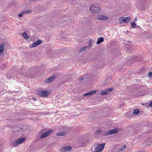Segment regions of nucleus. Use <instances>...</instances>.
<instances>
[{
	"mask_svg": "<svg viewBox=\"0 0 152 152\" xmlns=\"http://www.w3.org/2000/svg\"><path fill=\"white\" fill-rule=\"evenodd\" d=\"M90 10L92 13L98 14L101 11V8L98 4H94L90 6Z\"/></svg>",
	"mask_w": 152,
	"mask_h": 152,
	"instance_id": "f257e3e1",
	"label": "nucleus"
},
{
	"mask_svg": "<svg viewBox=\"0 0 152 152\" xmlns=\"http://www.w3.org/2000/svg\"><path fill=\"white\" fill-rule=\"evenodd\" d=\"M105 145V143H103L102 144H99L95 147L94 149L92 152H100L104 149Z\"/></svg>",
	"mask_w": 152,
	"mask_h": 152,
	"instance_id": "f03ea898",
	"label": "nucleus"
},
{
	"mask_svg": "<svg viewBox=\"0 0 152 152\" xmlns=\"http://www.w3.org/2000/svg\"><path fill=\"white\" fill-rule=\"evenodd\" d=\"M119 129L118 128H116L114 129L109 130L105 133H102L103 135H108L112 134H115L117 133L119 131Z\"/></svg>",
	"mask_w": 152,
	"mask_h": 152,
	"instance_id": "7ed1b4c3",
	"label": "nucleus"
},
{
	"mask_svg": "<svg viewBox=\"0 0 152 152\" xmlns=\"http://www.w3.org/2000/svg\"><path fill=\"white\" fill-rule=\"evenodd\" d=\"M131 20V18L129 17H121L119 18L120 23H127Z\"/></svg>",
	"mask_w": 152,
	"mask_h": 152,
	"instance_id": "20e7f679",
	"label": "nucleus"
},
{
	"mask_svg": "<svg viewBox=\"0 0 152 152\" xmlns=\"http://www.w3.org/2000/svg\"><path fill=\"white\" fill-rule=\"evenodd\" d=\"M26 140V139L24 137L18 139L13 142L12 146L13 147H16L18 145L25 141Z\"/></svg>",
	"mask_w": 152,
	"mask_h": 152,
	"instance_id": "39448f33",
	"label": "nucleus"
},
{
	"mask_svg": "<svg viewBox=\"0 0 152 152\" xmlns=\"http://www.w3.org/2000/svg\"><path fill=\"white\" fill-rule=\"evenodd\" d=\"M49 94V92L48 90L43 91L42 90L39 91L38 92V95L41 97H44L47 96Z\"/></svg>",
	"mask_w": 152,
	"mask_h": 152,
	"instance_id": "423d86ee",
	"label": "nucleus"
},
{
	"mask_svg": "<svg viewBox=\"0 0 152 152\" xmlns=\"http://www.w3.org/2000/svg\"><path fill=\"white\" fill-rule=\"evenodd\" d=\"M97 19L100 20H107L109 19L108 17L104 15H98L97 17Z\"/></svg>",
	"mask_w": 152,
	"mask_h": 152,
	"instance_id": "0eeeda50",
	"label": "nucleus"
},
{
	"mask_svg": "<svg viewBox=\"0 0 152 152\" xmlns=\"http://www.w3.org/2000/svg\"><path fill=\"white\" fill-rule=\"evenodd\" d=\"M53 132V131L51 130H49L44 133H43L42 134L41 136L40 137L41 138H42L44 137H47V136L49 135Z\"/></svg>",
	"mask_w": 152,
	"mask_h": 152,
	"instance_id": "6e6552de",
	"label": "nucleus"
},
{
	"mask_svg": "<svg viewBox=\"0 0 152 152\" xmlns=\"http://www.w3.org/2000/svg\"><path fill=\"white\" fill-rule=\"evenodd\" d=\"M72 148L70 146H66L62 148L61 149L62 152L66 151H70L71 150Z\"/></svg>",
	"mask_w": 152,
	"mask_h": 152,
	"instance_id": "1a4fd4ad",
	"label": "nucleus"
},
{
	"mask_svg": "<svg viewBox=\"0 0 152 152\" xmlns=\"http://www.w3.org/2000/svg\"><path fill=\"white\" fill-rule=\"evenodd\" d=\"M56 78V77L53 76L51 77H49L45 80V82L46 83H49L54 80Z\"/></svg>",
	"mask_w": 152,
	"mask_h": 152,
	"instance_id": "9d476101",
	"label": "nucleus"
},
{
	"mask_svg": "<svg viewBox=\"0 0 152 152\" xmlns=\"http://www.w3.org/2000/svg\"><path fill=\"white\" fill-rule=\"evenodd\" d=\"M4 46V43H1L0 45V56L2 55L3 53Z\"/></svg>",
	"mask_w": 152,
	"mask_h": 152,
	"instance_id": "9b49d317",
	"label": "nucleus"
},
{
	"mask_svg": "<svg viewBox=\"0 0 152 152\" xmlns=\"http://www.w3.org/2000/svg\"><path fill=\"white\" fill-rule=\"evenodd\" d=\"M112 89H107L106 91H102L100 94L102 95H105L107 94H109L112 91Z\"/></svg>",
	"mask_w": 152,
	"mask_h": 152,
	"instance_id": "f8f14e48",
	"label": "nucleus"
},
{
	"mask_svg": "<svg viewBox=\"0 0 152 152\" xmlns=\"http://www.w3.org/2000/svg\"><path fill=\"white\" fill-rule=\"evenodd\" d=\"M96 92V91H92L84 94L83 96H87L88 95H92L94 94Z\"/></svg>",
	"mask_w": 152,
	"mask_h": 152,
	"instance_id": "ddd939ff",
	"label": "nucleus"
},
{
	"mask_svg": "<svg viewBox=\"0 0 152 152\" xmlns=\"http://www.w3.org/2000/svg\"><path fill=\"white\" fill-rule=\"evenodd\" d=\"M66 134V132H62L57 133L56 134V135L57 136H64Z\"/></svg>",
	"mask_w": 152,
	"mask_h": 152,
	"instance_id": "4468645a",
	"label": "nucleus"
},
{
	"mask_svg": "<svg viewBox=\"0 0 152 152\" xmlns=\"http://www.w3.org/2000/svg\"><path fill=\"white\" fill-rule=\"evenodd\" d=\"M104 41V39L102 37H99L98 39V41L96 42L97 44H99Z\"/></svg>",
	"mask_w": 152,
	"mask_h": 152,
	"instance_id": "2eb2a0df",
	"label": "nucleus"
},
{
	"mask_svg": "<svg viewBox=\"0 0 152 152\" xmlns=\"http://www.w3.org/2000/svg\"><path fill=\"white\" fill-rule=\"evenodd\" d=\"M140 113V111L138 109H136L134 110L133 112V113L135 115H137Z\"/></svg>",
	"mask_w": 152,
	"mask_h": 152,
	"instance_id": "dca6fc26",
	"label": "nucleus"
},
{
	"mask_svg": "<svg viewBox=\"0 0 152 152\" xmlns=\"http://www.w3.org/2000/svg\"><path fill=\"white\" fill-rule=\"evenodd\" d=\"M87 47L86 46H84L83 48H82L79 50V52L80 53H81L83 51H85L87 49Z\"/></svg>",
	"mask_w": 152,
	"mask_h": 152,
	"instance_id": "f3484780",
	"label": "nucleus"
},
{
	"mask_svg": "<svg viewBox=\"0 0 152 152\" xmlns=\"http://www.w3.org/2000/svg\"><path fill=\"white\" fill-rule=\"evenodd\" d=\"M22 35L26 39H28V36L25 32L23 33Z\"/></svg>",
	"mask_w": 152,
	"mask_h": 152,
	"instance_id": "a211bd4d",
	"label": "nucleus"
},
{
	"mask_svg": "<svg viewBox=\"0 0 152 152\" xmlns=\"http://www.w3.org/2000/svg\"><path fill=\"white\" fill-rule=\"evenodd\" d=\"M137 26V25L134 22H132L131 23V27L132 28H135Z\"/></svg>",
	"mask_w": 152,
	"mask_h": 152,
	"instance_id": "6ab92c4d",
	"label": "nucleus"
},
{
	"mask_svg": "<svg viewBox=\"0 0 152 152\" xmlns=\"http://www.w3.org/2000/svg\"><path fill=\"white\" fill-rule=\"evenodd\" d=\"M31 12V11L29 10L25 11L22 12V13L24 14H28Z\"/></svg>",
	"mask_w": 152,
	"mask_h": 152,
	"instance_id": "aec40b11",
	"label": "nucleus"
},
{
	"mask_svg": "<svg viewBox=\"0 0 152 152\" xmlns=\"http://www.w3.org/2000/svg\"><path fill=\"white\" fill-rule=\"evenodd\" d=\"M126 148V145H124V146H123L121 147V148H120L119 150L121 151H122L124 150H125Z\"/></svg>",
	"mask_w": 152,
	"mask_h": 152,
	"instance_id": "412c9836",
	"label": "nucleus"
},
{
	"mask_svg": "<svg viewBox=\"0 0 152 152\" xmlns=\"http://www.w3.org/2000/svg\"><path fill=\"white\" fill-rule=\"evenodd\" d=\"M37 45H39L42 42V41L39 39L35 42Z\"/></svg>",
	"mask_w": 152,
	"mask_h": 152,
	"instance_id": "4be33fe9",
	"label": "nucleus"
},
{
	"mask_svg": "<svg viewBox=\"0 0 152 152\" xmlns=\"http://www.w3.org/2000/svg\"><path fill=\"white\" fill-rule=\"evenodd\" d=\"M37 45H38L35 42H34L31 45V47L32 48L33 47H34Z\"/></svg>",
	"mask_w": 152,
	"mask_h": 152,
	"instance_id": "5701e85b",
	"label": "nucleus"
},
{
	"mask_svg": "<svg viewBox=\"0 0 152 152\" xmlns=\"http://www.w3.org/2000/svg\"><path fill=\"white\" fill-rule=\"evenodd\" d=\"M83 80V77H80L79 78V80L82 81Z\"/></svg>",
	"mask_w": 152,
	"mask_h": 152,
	"instance_id": "b1692460",
	"label": "nucleus"
},
{
	"mask_svg": "<svg viewBox=\"0 0 152 152\" xmlns=\"http://www.w3.org/2000/svg\"><path fill=\"white\" fill-rule=\"evenodd\" d=\"M23 13H22V12L20 14H19L18 15V16L19 17H22V16H23Z\"/></svg>",
	"mask_w": 152,
	"mask_h": 152,
	"instance_id": "393cba45",
	"label": "nucleus"
},
{
	"mask_svg": "<svg viewBox=\"0 0 152 152\" xmlns=\"http://www.w3.org/2000/svg\"><path fill=\"white\" fill-rule=\"evenodd\" d=\"M100 132H102L101 130H98L96 131V133H99Z\"/></svg>",
	"mask_w": 152,
	"mask_h": 152,
	"instance_id": "a878e982",
	"label": "nucleus"
},
{
	"mask_svg": "<svg viewBox=\"0 0 152 152\" xmlns=\"http://www.w3.org/2000/svg\"><path fill=\"white\" fill-rule=\"evenodd\" d=\"M3 68H6L7 67L6 65L5 64H3L2 65Z\"/></svg>",
	"mask_w": 152,
	"mask_h": 152,
	"instance_id": "bb28decb",
	"label": "nucleus"
},
{
	"mask_svg": "<svg viewBox=\"0 0 152 152\" xmlns=\"http://www.w3.org/2000/svg\"><path fill=\"white\" fill-rule=\"evenodd\" d=\"M148 75L152 77V72H150L148 73Z\"/></svg>",
	"mask_w": 152,
	"mask_h": 152,
	"instance_id": "cd10ccee",
	"label": "nucleus"
},
{
	"mask_svg": "<svg viewBox=\"0 0 152 152\" xmlns=\"http://www.w3.org/2000/svg\"><path fill=\"white\" fill-rule=\"evenodd\" d=\"M122 105H120L119 106V108H121L122 107Z\"/></svg>",
	"mask_w": 152,
	"mask_h": 152,
	"instance_id": "c85d7f7f",
	"label": "nucleus"
},
{
	"mask_svg": "<svg viewBox=\"0 0 152 152\" xmlns=\"http://www.w3.org/2000/svg\"><path fill=\"white\" fill-rule=\"evenodd\" d=\"M136 18H135V20H136Z\"/></svg>",
	"mask_w": 152,
	"mask_h": 152,
	"instance_id": "c756f323",
	"label": "nucleus"
}]
</instances>
